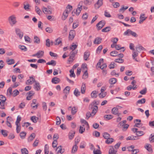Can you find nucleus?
<instances>
[{
  "label": "nucleus",
  "instance_id": "864d4df0",
  "mask_svg": "<svg viewBox=\"0 0 154 154\" xmlns=\"http://www.w3.org/2000/svg\"><path fill=\"white\" fill-rule=\"evenodd\" d=\"M42 10L43 11V12L45 14H48L49 12H48V9L44 7H43L42 8Z\"/></svg>",
  "mask_w": 154,
  "mask_h": 154
},
{
  "label": "nucleus",
  "instance_id": "603ef678",
  "mask_svg": "<svg viewBox=\"0 0 154 154\" xmlns=\"http://www.w3.org/2000/svg\"><path fill=\"white\" fill-rule=\"evenodd\" d=\"M144 134V132L143 131H137V133H136V136H137V137L141 136Z\"/></svg>",
  "mask_w": 154,
  "mask_h": 154
},
{
  "label": "nucleus",
  "instance_id": "ddd939ff",
  "mask_svg": "<svg viewBox=\"0 0 154 154\" xmlns=\"http://www.w3.org/2000/svg\"><path fill=\"white\" fill-rule=\"evenodd\" d=\"M136 49L137 51L140 52L141 51L144 50L145 49L142 47L140 45H139L136 47Z\"/></svg>",
  "mask_w": 154,
  "mask_h": 154
},
{
  "label": "nucleus",
  "instance_id": "bb28decb",
  "mask_svg": "<svg viewBox=\"0 0 154 154\" xmlns=\"http://www.w3.org/2000/svg\"><path fill=\"white\" fill-rule=\"evenodd\" d=\"M116 82L117 79L114 78L110 79L109 81V83L111 85L115 84Z\"/></svg>",
  "mask_w": 154,
  "mask_h": 154
},
{
  "label": "nucleus",
  "instance_id": "f03ea898",
  "mask_svg": "<svg viewBox=\"0 0 154 154\" xmlns=\"http://www.w3.org/2000/svg\"><path fill=\"white\" fill-rule=\"evenodd\" d=\"M125 35H132V36L136 38L137 37L138 35L135 32L132 31L130 29L127 30L124 33Z\"/></svg>",
  "mask_w": 154,
  "mask_h": 154
},
{
  "label": "nucleus",
  "instance_id": "f3484780",
  "mask_svg": "<svg viewBox=\"0 0 154 154\" xmlns=\"http://www.w3.org/2000/svg\"><path fill=\"white\" fill-rule=\"evenodd\" d=\"M113 118V116L112 115H106L104 116V119L107 121L112 119Z\"/></svg>",
  "mask_w": 154,
  "mask_h": 154
},
{
  "label": "nucleus",
  "instance_id": "7c9ffc66",
  "mask_svg": "<svg viewBox=\"0 0 154 154\" xmlns=\"http://www.w3.org/2000/svg\"><path fill=\"white\" fill-rule=\"evenodd\" d=\"M126 122L127 121L126 120H124L120 122L118 125V127L120 128H121V127H123L124 125L126 123Z\"/></svg>",
  "mask_w": 154,
  "mask_h": 154
},
{
  "label": "nucleus",
  "instance_id": "49530a36",
  "mask_svg": "<svg viewBox=\"0 0 154 154\" xmlns=\"http://www.w3.org/2000/svg\"><path fill=\"white\" fill-rule=\"evenodd\" d=\"M102 39H94V44H99L101 43Z\"/></svg>",
  "mask_w": 154,
  "mask_h": 154
},
{
  "label": "nucleus",
  "instance_id": "ea45409f",
  "mask_svg": "<svg viewBox=\"0 0 154 154\" xmlns=\"http://www.w3.org/2000/svg\"><path fill=\"white\" fill-rule=\"evenodd\" d=\"M118 54V52L116 51H111L110 53V55L111 56L113 57H115Z\"/></svg>",
  "mask_w": 154,
  "mask_h": 154
},
{
  "label": "nucleus",
  "instance_id": "f8f14e48",
  "mask_svg": "<svg viewBox=\"0 0 154 154\" xmlns=\"http://www.w3.org/2000/svg\"><path fill=\"white\" fill-rule=\"evenodd\" d=\"M37 57L38 58L42 57L44 55V51H39L37 53Z\"/></svg>",
  "mask_w": 154,
  "mask_h": 154
},
{
  "label": "nucleus",
  "instance_id": "e433bc0d",
  "mask_svg": "<svg viewBox=\"0 0 154 154\" xmlns=\"http://www.w3.org/2000/svg\"><path fill=\"white\" fill-rule=\"evenodd\" d=\"M77 45L73 43L70 46V48L72 50V51H74V50L77 48Z\"/></svg>",
  "mask_w": 154,
  "mask_h": 154
},
{
  "label": "nucleus",
  "instance_id": "423d86ee",
  "mask_svg": "<svg viewBox=\"0 0 154 154\" xmlns=\"http://www.w3.org/2000/svg\"><path fill=\"white\" fill-rule=\"evenodd\" d=\"M36 99H33L32 100V102L31 104V106L32 107L33 109H36L38 105V103L36 104Z\"/></svg>",
  "mask_w": 154,
  "mask_h": 154
},
{
  "label": "nucleus",
  "instance_id": "0e129e2a",
  "mask_svg": "<svg viewBox=\"0 0 154 154\" xmlns=\"http://www.w3.org/2000/svg\"><path fill=\"white\" fill-rule=\"evenodd\" d=\"M84 126V125H83V126H80V129L79 130V131L80 133L81 134L83 133L85 131V128H83V127Z\"/></svg>",
  "mask_w": 154,
  "mask_h": 154
},
{
  "label": "nucleus",
  "instance_id": "f704fd0d",
  "mask_svg": "<svg viewBox=\"0 0 154 154\" xmlns=\"http://www.w3.org/2000/svg\"><path fill=\"white\" fill-rule=\"evenodd\" d=\"M135 138H137V136H134L133 135H132L131 136H129L127 138L126 140H135L136 139H137L138 138H137L136 139Z\"/></svg>",
  "mask_w": 154,
  "mask_h": 154
},
{
  "label": "nucleus",
  "instance_id": "58836bf2",
  "mask_svg": "<svg viewBox=\"0 0 154 154\" xmlns=\"http://www.w3.org/2000/svg\"><path fill=\"white\" fill-rule=\"evenodd\" d=\"M103 137L105 139H107L109 138L110 135L107 132H105L103 134Z\"/></svg>",
  "mask_w": 154,
  "mask_h": 154
},
{
  "label": "nucleus",
  "instance_id": "a878e982",
  "mask_svg": "<svg viewBox=\"0 0 154 154\" xmlns=\"http://www.w3.org/2000/svg\"><path fill=\"white\" fill-rule=\"evenodd\" d=\"M32 121L34 123H36L37 122V120H38V117L34 116L31 117L30 118Z\"/></svg>",
  "mask_w": 154,
  "mask_h": 154
},
{
  "label": "nucleus",
  "instance_id": "69168bd1",
  "mask_svg": "<svg viewBox=\"0 0 154 154\" xmlns=\"http://www.w3.org/2000/svg\"><path fill=\"white\" fill-rule=\"evenodd\" d=\"M109 68L110 69H113L115 67V63L113 62H111L109 64Z\"/></svg>",
  "mask_w": 154,
  "mask_h": 154
},
{
  "label": "nucleus",
  "instance_id": "a211bd4d",
  "mask_svg": "<svg viewBox=\"0 0 154 154\" xmlns=\"http://www.w3.org/2000/svg\"><path fill=\"white\" fill-rule=\"evenodd\" d=\"M36 82L34 76H29V85H32L34 82L35 83V82Z\"/></svg>",
  "mask_w": 154,
  "mask_h": 154
},
{
  "label": "nucleus",
  "instance_id": "e2e57ef3",
  "mask_svg": "<svg viewBox=\"0 0 154 154\" xmlns=\"http://www.w3.org/2000/svg\"><path fill=\"white\" fill-rule=\"evenodd\" d=\"M62 147L61 146H60L58 147L57 148V149H59L57 151V153H63L64 152V149L62 150Z\"/></svg>",
  "mask_w": 154,
  "mask_h": 154
},
{
  "label": "nucleus",
  "instance_id": "7ed1b4c3",
  "mask_svg": "<svg viewBox=\"0 0 154 154\" xmlns=\"http://www.w3.org/2000/svg\"><path fill=\"white\" fill-rule=\"evenodd\" d=\"M15 32L17 35L20 38H22L23 36V32L19 28H15Z\"/></svg>",
  "mask_w": 154,
  "mask_h": 154
},
{
  "label": "nucleus",
  "instance_id": "4468645a",
  "mask_svg": "<svg viewBox=\"0 0 154 154\" xmlns=\"http://www.w3.org/2000/svg\"><path fill=\"white\" fill-rule=\"evenodd\" d=\"M82 8L81 7H78L77 8L75 11V10L73 11L72 12V14L73 13V12L75 14H76V15L78 16L80 13L81 11L82 10Z\"/></svg>",
  "mask_w": 154,
  "mask_h": 154
},
{
  "label": "nucleus",
  "instance_id": "393cba45",
  "mask_svg": "<svg viewBox=\"0 0 154 154\" xmlns=\"http://www.w3.org/2000/svg\"><path fill=\"white\" fill-rule=\"evenodd\" d=\"M81 122L82 123H83L85 125H86V127H87L88 128H89V124L88 123V122H87L86 120H85V119H82L81 120Z\"/></svg>",
  "mask_w": 154,
  "mask_h": 154
},
{
  "label": "nucleus",
  "instance_id": "6e6d98bb",
  "mask_svg": "<svg viewBox=\"0 0 154 154\" xmlns=\"http://www.w3.org/2000/svg\"><path fill=\"white\" fill-rule=\"evenodd\" d=\"M19 48L22 51H26L27 50V48L23 45H19Z\"/></svg>",
  "mask_w": 154,
  "mask_h": 154
},
{
  "label": "nucleus",
  "instance_id": "4c0bfd02",
  "mask_svg": "<svg viewBox=\"0 0 154 154\" xmlns=\"http://www.w3.org/2000/svg\"><path fill=\"white\" fill-rule=\"evenodd\" d=\"M88 77V72L87 69H86L84 72L82 78L83 79H85L87 78Z\"/></svg>",
  "mask_w": 154,
  "mask_h": 154
},
{
  "label": "nucleus",
  "instance_id": "f257e3e1",
  "mask_svg": "<svg viewBox=\"0 0 154 154\" xmlns=\"http://www.w3.org/2000/svg\"><path fill=\"white\" fill-rule=\"evenodd\" d=\"M8 20L9 23L11 26L15 25L17 23L16 16L14 14L8 17Z\"/></svg>",
  "mask_w": 154,
  "mask_h": 154
},
{
  "label": "nucleus",
  "instance_id": "6e6552de",
  "mask_svg": "<svg viewBox=\"0 0 154 154\" xmlns=\"http://www.w3.org/2000/svg\"><path fill=\"white\" fill-rule=\"evenodd\" d=\"M68 11L67 10H65L64 12L63 16L62 17V19L63 20H65L68 17Z\"/></svg>",
  "mask_w": 154,
  "mask_h": 154
},
{
  "label": "nucleus",
  "instance_id": "09e8293b",
  "mask_svg": "<svg viewBox=\"0 0 154 154\" xmlns=\"http://www.w3.org/2000/svg\"><path fill=\"white\" fill-rule=\"evenodd\" d=\"M115 48H116V49L117 50H119L120 49H123V50H122V51L124 52L125 49L124 48V47H123L122 48H121L120 46H119V45H115Z\"/></svg>",
  "mask_w": 154,
  "mask_h": 154
},
{
  "label": "nucleus",
  "instance_id": "c756f323",
  "mask_svg": "<svg viewBox=\"0 0 154 154\" xmlns=\"http://www.w3.org/2000/svg\"><path fill=\"white\" fill-rule=\"evenodd\" d=\"M75 134V131H72V132H69V139L70 140H72L73 138L74 135Z\"/></svg>",
  "mask_w": 154,
  "mask_h": 154
},
{
  "label": "nucleus",
  "instance_id": "2eb2a0df",
  "mask_svg": "<svg viewBox=\"0 0 154 154\" xmlns=\"http://www.w3.org/2000/svg\"><path fill=\"white\" fill-rule=\"evenodd\" d=\"M75 35V32L74 30H72L70 31L69 33V38H73Z\"/></svg>",
  "mask_w": 154,
  "mask_h": 154
},
{
  "label": "nucleus",
  "instance_id": "5fc2aeb1",
  "mask_svg": "<svg viewBox=\"0 0 154 154\" xmlns=\"http://www.w3.org/2000/svg\"><path fill=\"white\" fill-rule=\"evenodd\" d=\"M49 146L47 144H45V153H49Z\"/></svg>",
  "mask_w": 154,
  "mask_h": 154
},
{
  "label": "nucleus",
  "instance_id": "79ce46f5",
  "mask_svg": "<svg viewBox=\"0 0 154 154\" xmlns=\"http://www.w3.org/2000/svg\"><path fill=\"white\" fill-rule=\"evenodd\" d=\"M97 92L96 91H93L92 92L91 94V96L92 98H95L97 97Z\"/></svg>",
  "mask_w": 154,
  "mask_h": 154
},
{
  "label": "nucleus",
  "instance_id": "c85d7f7f",
  "mask_svg": "<svg viewBox=\"0 0 154 154\" xmlns=\"http://www.w3.org/2000/svg\"><path fill=\"white\" fill-rule=\"evenodd\" d=\"M69 72L70 74L69 75V76L71 77H73L75 78V74L74 72V69H72L69 71Z\"/></svg>",
  "mask_w": 154,
  "mask_h": 154
},
{
  "label": "nucleus",
  "instance_id": "37998d69",
  "mask_svg": "<svg viewBox=\"0 0 154 154\" xmlns=\"http://www.w3.org/2000/svg\"><path fill=\"white\" fill-rule=\"evenodd\" d=\"M19 92L18 90H15L13 91L12 94V95L13 97H15L17 96V95H18L19 94Z\"/></svg>",
  "mask_w": 154,
  "mask_h": 154
},
{
  "label": "nucleus",
  "instance_id": "20e7f679",
  "mask_svg": "<svg viewBox=\"0 0 154 154\" xmlns=\"http://www.w3.org/2000/svg\"><path fill=\"white\" fill-rule=\"evenodd\" d=\"M106 22L104 20H102L100 21L97 25L96 26L98 30L102 29L105 25Z\"/></svg>",
  "mask_w": 154,
  "mask_h": 154
},
{
  "label": "nucleus",
  "instance_id": "c9c22d12",
  "mask_svg": "<svg viewBox=\"0 0 154 154\" xmlns=\"http://www.w3.org/2000/svg\"><path fill=\"white\" fill-rule=\"evenodd\" d=\"M110 27L108 26L105 27L102 30V32H109L110 30Z\"/></svg>",
  "mask_w": 154,
  "mask_h": 154
},
{
  "label": "nucleus",
  "instance_id": "c03bdc74",
  "mask_svg": "<svg viewBox=\"0 0 154 154\" xmlns=\"http://www.w3.org/2000/svg\"><path fill=\"white\" fill-rule=\"evenodd\" d=\"M7 63L9 65H11L14 63V60L13 59H8L7 60Z\"/></svg>",
  "mask_w": 154,
  "mask_h": 154
},
{
  "label": "nucleus",
  "instance_id": "dca6fc26",
  "mask_svg": "<svg viewBox=\"0 0 154 154\" xmlns=\"http://www.w3.org/2000/svg\"><path fill=\"white\" fill-rule=\"evenodd\" d=\"M117 152V151H115L113 147L112 146L109 150V154H117L116 153Z\"/></svg>",
  "mask_w": 154,
  "mask_h": 154
},
{
  "label": "nucleus",
  "instance_id": "1a4fd4ad",
  "mask_svg": "<svg viewBox=\"0 0 154 154\" xmlns=\"http://www.w3.org/2000/svg\"><path fill=\"white\" fill-rule=\"evenodd\" d=\"M12 119L11 117L8 116L7 118L6 125L9 127L11 128L12 126L10 122L12 121Z\"/></svg>",
  "mask_w": 154,
  "mask_h": 154
},
{
  "label": "nucleus",
  "instance_id": "4d7b16f0",
  "mask_svg": "<svg viewBox=\"0 0 154 154\" xmlns=\"http://www.w3.org/2000/svg\"><path fill=\"white\" fill-rule=\"evenodd\" d=\"M106 95V92H105L104 93H103V92H101L99 94V96L100 98H103L105 97Z\"/></svg>",
  "mask_w": 154,
  "mask_h": 154
},
{
  "label": "nucleus",
  "instance_id": "774afa93",
  "mask_svg": "<svg viewBox=\"0 0 154 154\" xmlns=\"http://www.w3.org/2000/svg\"><path fill=\"white\" fill-rule=\"evenodd\" d=\"M152 134H151L149 137V140L150 142H154V135H152Z\"/></svg>",
  "mask_w": 154,
  "mask_h": 154
},
{
  "label": "nucleus",
  "instance_id": "5701e85b",
  "mask_svg": "<svg viewBox=\"0 0 154 154\" xmlns=\"http://www.w3.org/2000/svg\"><path fill=\"white\" fill-rule=\"evenodd\" d=\"M70 87L69 86H66L63 90V92L66 94H68L69 93Z\"/></svg>",
  "mask_w": 154,
  "mask_h": 154
},
{
  "label": "nucleus",
  "instance_id": "9b49d317",
  "mask_svg": "<svg viewBox=\"0 0 154 154\" xmlns=\"http://www.w3.org/2000/svg\"><path fill=\"white\" fill-rule=\"evenodd\" d=\"M33 87L37 91H38L40 89V86L39 83L38 82H35Z\"/></svg>",
  "mask_w": 154,
  "mask_h": 154
},
{
  "label": "nucleus",
  "instance_id": "39448f33",
  "mask_svg": "<svg viewBox=\"0 0 154 154\" xmlns=\"http://www.w3.org/2000/svg\"><path fill=\"white\" fill-rule=\"evenodd\" d=\"M103 0H98L95 4L94 6L95 9H99L103 5Z\"/></svg>",
  "mask_w": 154,
  "mask_h": 154
},
{
  "label": "nucleus",
  "instance_id": "0eeeda50",
  "mask_svg": "<svg viewBox=\"0 0 154 154\" xmlns=\"http://www.w3.org/2000/svg\"><path fill=\"white\" fill-rule=\"evenodd\" d=\"M90 55V53L88 51H85L84 53L83 58L84 60L85 61L88 60V58Z\"/></svg>",
  "mask_w": 154,
  "mask_h": 154
},
{
  "label": "nucleus",
  "instance_id": "052dcab7",
  "mask_svg": "<svg viewBox=\"0 0 154 154\" xmlns=\"http://www.w3.org/2000/svg\"><path fill=\"white\" fill-rule=\"evenodd\" d=\"M21 119V118L20 116H17L16 121L15 122L16 125H19V123H20Z\"/></svg>",
  "mask_w": 154,
  "mask_h": 154
},
{
  "label": "nucleus",
  "instance_id": "8fccbe9b",
  "mask_svg": "<svg viewBox=\"0 0 154 154\" xmlns=\"http://www.w3.org/2000/svg\"><path fill=\"white\" fill-rule=\"evenodd\" d=\"M78 146L76 145H74L72 147V153H75L77 150Z\"/></svg>",
  "mask_w": 154,
  "mask_h": 154
},
{
  "label": "nucleus",
  "instance_id": "6ab92c4d",
  "mask_svg": "<svg viewBox=\"0 0 154 154\" xmlns=\"http://www.w3.org/2000/svg\"><path fill=\"white\" fill-rule=\"evenodd\" d=\"M98 109V107L97 106H94V107L93 108V109L92 112H91V113L92 114H93L92 115V116H94L95 114L96 113V112H97V110Z\"/></svg>",
  "mask_w": 154,
  "mask_h": 154
},
{
  "label": "nucleus",
  "instance_id": "13d9d810",
  "mask_svg": "<svg viewBox=\"0 0 154 154\" xmlns=\"http://www.w3.org/2000/svg\"><path fill=\"white\" fill-rule=\"evenodd\" d=\"M6 100V98L4 96L2 95H0V100H1L0 102L3 101V102H5Z\"/></svg>",
  "mask_w": 154,
  "mask_h": 154
},
{
  "label": "nucleus",
  "instance_id": "338daca9",
  "mask_svg": "<svg viewBox=\"0 0 154 154\" xmlns=\"http://www.w3.org/2000/svg\"><path fill=\"white\" fill-rule=\"evenodd\" d=\"M93 153L94 154H101V152L100 149L95 150L94 149L93 151Z\"/></svg>",
  "mask_w": 154,
  "mask_h": 154
},
{
  "label": "nucleus",
  "instance_id": "a18cd8bd",
  "mask_svg": "<svg viewBox=\"0 0 154 154\" xmlns=\"http://www.w3.org/2000/svg\"><path fill=\"white\" fill-rule=\"evenodd\" d=\"M21 152L22 154H28V151L26 148H23L21 149Z\"/></svg>",
  "mask_w": 154,
  "mask_h": 154
},
{
  "label": "nucleus",
  "instance_id": "b1692460",
  "mask_svg": "<svg viewBox=\"0 0 154 154\" xmlns=\"http://www.w3.org/2000/svg\"><path fill=\"white\" fill-rule=\"evenodd\" d=\"M78 52V50H75L74 51H72L70 53V56L71 57H72L73 58L75 56Z\"/></svg>",
  "mask_w": 154,
  "mask_h": 154
},
{
  "label": "nucleus",
  "instance_id": "680f3d73",
  "mask_svg": "<svg viewBox=\"0 0 154 154\" xmlns=\"http://www.w3.org/2000/svg\"><path fill=\"white\" fill-rule=\"evenodd\" d=\"M5 102L3 101L0 102V109H5Z\"/></svg>",
  "mask_w": 154,
  "mask_h": 154
},
{
  "label": "nucleus",
  "instance_id": "473e14b6",
  "mask_svg": "<svg viewBox=\"0 0 154 154\" xmlns=\"http://www.w3.org/2000/svg\"><path fill=\"white\" fill-rule=\"evenodd\" d=\"M77 107L75 106H74L72 108L71 113L72 115L75 114L77 112Z\"/></svg>",
  "mask_w": 154,
  "mask_h": 154
},
{
  "label": "nucleus",
  "instance_id": "de8ad7c7",
  "mask_svg": "<svg viewBox=\"0 0 154 154\" xmlns=\"http://www.w3.org/2000/svg\"><path fill=\"white\" fill-rule=\"evenodd\" d=\"M146 102V100L144 98H142V99L138 100L137 102V104H143L145 103Z\"/></svg>",
  "mask_w": 154,
  "mask_h": 154
},
{
  "label": "nucleus",
  "instance_id": "72a5a7b5",
  "mask_svg": "<svg viewBox=\"0 0 154 154\" xmlns=\"http://www.w3.org/2000/svg\"><path fill=\"white\" fill-rule=\"evenodd\" d=\"M86 89V86L85 84L82 85L81 88V93L82 94H84L85 93Z\"/></svg>",
  "mask_w": 154,
  "mask_h": 154
},
{
  "label": "nucleus",
  "instance_id": "aec40b11",
  "mask_svg": "<svg viewBox=\"0 0 154 154\" xmlns=\"http://www.w3.org/2000/svg\"><path fill=\"white\" fill-rule=\"evenodd\" d=\"M111 111L112 114L116 115L119 112L118 109L116 107H114L112 109Z\"/></svg>",
  "mask_w": 154,
  "mask_h": 154
},
{
  "label": "nucleus",
  "instance_id": "bf43d9fd",
  "mask_svg": "<svg viewBox=\"0 0 154 154\" xmlns=\"http://www.w3.org/2000/svg\"><path fill=\"white\" fill-rule=\"evenodd\" d=\"M147 92V88H145L143 89L140 91L139 93L142 94L144 95Z\"/></svg>",
  "mask_w": 154,
  "mask_h": 154
},
{
  "label": "nucleus",
  "instance_id": "4be33fe9",
  "mask_svg": "<svg viewBox=\"0 0 154 154\" xmlns=\"http://www.w3.org/2000/svg\"><path fill=\"white\" fill-rule=\"evenodd\" d=\"M93 1V0H85L83 3L85 5H91Z\"/></svg>",
  "mask_w": 154,
  "mask_h": 154
},
{
  "label": "nucleus",
  "instance_id": "9d476101",
  "mask_svg": "<svg viewBox=\"0 0 154 154\" xmlns=\"http://www.w3.org/2000/svg\"><path fill=\"white\" fill-rule=\"evenodd\" d=\"M60 82V79L59 78L56 77L53 78L51 80V82L54 84H56Z\"/></svg>",
  "mask_w": 154,
  "mask_h": 154
},
{
  "label": "nucleus",
  "instance_id": "3c124183",
  "mask_svg": "<svg viewBox=\"0 0 154 154\" xmlns=\"http://www.w3.org/2000/svg\"><path fill=\"white\" fill-rule=\"evenodd\" d=\"M115 62H116L121 63H123L124 60L122 58L116 59L115 60Z\"/></svg>",
  "mask_w": 154,
  "mask_h": 154
},
{
  "label": "nucleus",
  "instance_id": "2f4dec72",
  "mask_svg": "<svg viewBox=\"0 0 154 154\" xmlns=\"http://www.w3.org/2000/svg\"><path fill=\"white\" fill-rule=\"evenodd\" d=\"M74 94L76 97H78L80 95V92L77 88H76L74 91Z\"/></svg>",
  "mask_w": 154,
  "mask_h": 154
},
{
  "label": "nucleus",
  "instance_id": "cd10ccee",
  "mask_svg": "<svg viewBox=\"0 0 154 154\" xmlns=\"http://www.w3.org/2000/svg\"><path fill=\"white\" fill-rule=\"evenodd\" d=\"M48 65H51L53 66H55L56 65V61L54 60H52L50 62H49L46 63Z\"/></svg>",
  "mask_w": 154,
  "mask_h": 154
},
{
  "label": "nucleus",
  "instance_id": "412c9836",
  "mask_svg": "<svg viewBox=\"0 0 154 154\" xmlns=\"http://www.w3.org/2000/svg\"><path fill=\"white\" fill-rule=\"evenodd\" d=\"M145 148L148 150L149 152H152V149L151 147V146L149 144H147L145 146Z\"/></svg>",
  "mask_w": 154,
  "mask_h": 154
},
{
  "label": "nucleus",
  "instance_id": "a19ab883",
  "mask_svg": "<svg viewBox=\"0 0 154 154\" xmlns=\"http://www.w3.org/2000/svg\"><path fill=\"white\" fill-rule=\"evenodd\" d=\"M113 140L114 139L112 138H109L105 141V143L107 144H109L112 142Z\"/></svg>",
  "mask_w": 154,
  "mask_h": 154
}]
</instances>
